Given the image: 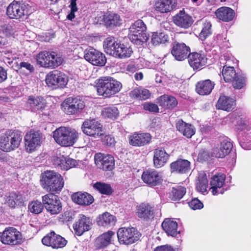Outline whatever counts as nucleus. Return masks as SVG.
<instances>
[{
	"mask_svg": "<svg viewBox=\"0 0 251 251\" xmlns=\"http://www.w3.org/2000/svg\"><path fill=\"white\" fill-rule=\"evenodd\" d=\"M96 87L100 96L109 98L118 93L122 88V84L112 77L104 76L97 80Z\"/></svg>",
	"mask_w": 251,
	"mask_h": 251,
	"instance_id": "obj_1",
	"label": "nucleus"
},
{
	"mask_svg": "<svg viewBox=\"0 0 251 251\" xmlns=\"http://www.w3.org/2000/svg\"><path fill=\"white\" fill-rule=\"evenodd\" d=\"M103 49L107 54L120 58L129 57L133 52L131 48L118 43L113 37L104 40Z\"/></svg>",
	"mask_w": 251,
	"mask_h": 251,
	"instance_id": "obj_2",
	"label": "nucleus"
},
{
	"mask_svg": "<svg viewBox=\"0 0 251 251\" xmlns=\"http://www.w3.org/2000/svg\"><path fill=\"white\" fill-rule=\"evenodd\" d=\"M43 188L49 192H60L64 186L63 178L60 175L53 171H47L41 179Z\"/></svg>",
	"mask_w": 251,
	"mask_h": 251,
	"instance_id": "obj_3",
	"label": "nucleus"
},
{
	"mask_svg": "<svg viewBox=\"0 0 251 251\" xmlns=\"http://www.w3.org/2000/svg\"><path fill=\"white\" fill-rule=\"evenodd\" d=\"M22 138V132L8 130L0 137V149L5 152L14 151L19 147Z\"/></svg>",
	"mask_w": 251,
	"mask_h": 251,
	"instance_id": "obj_4",
	"label": "nucleus"
},
{
	"mask_svg": "<svg viewBox=\"0 0 251 251\" xmlns=\"http://www.w3.org/2000/svg\"><path fill=\"white\" fill-rule=\"evenodd\" d=\"M55 141L63 147L73 146L78 138V133L72 128L60 127L53 132Z\"/></svg>",
	"mask_w": 251,
	"mask_h": 251,
	"instance_id": "obj_5",
	"label": "nucleus"
},
{
	"mask_svg": "<svg viewBox=\"0 0 251 251\" xmlns=\"http://www.w3.org/2000/svg\"><path fill=\"white\" fill-rule=\"evenodd\" d=\"M30 9L28 4L14 0L8 6L6 14L10 19L23 21L27 19L31 13Z\"/></svg>",
	"mask_w": 251,
	"mask_h": 251,
	"instance_id": "obj_6",
	"label": "nucleus"
},
{
	"mask_svg": "<svg viewBox=\"0 0 251 251\" xmlns=\"http://www.w3.org/2000/svg\"><path fill=\"white\" fill-rule=\"evenodd\" d=\"M147 29L146 25L141 20L135 22L129 28L128 35L129 40L136 44H141L148 39L145 33Z\"/></svg>",
	"mask_w": 251,
	"mask_h": 251,
	"instance_id": "obj_7",
	"label": "nucleus"
},
{
	"mask_svg": "<svg viewBox=\"0 0 251 251\" xmlns=\"http://www.w3.org/2000/svg\"><path fill=\"white\" fill-rule=\"evenodd\" d=\"M117 237L121 244L128 245L137 241L140 234L134 227H121L117 231Z\"/></svg>",
	"mask_w": 251,
	"mask_h": 251,
	"instance_id": "obj_8",
	"label": "nucleus"
},
{
	"mask_svg": "<svg viewBox=\"0 0 251 251\" xmlns=\"http://www.w3.org/2000/svg\"><path fill=\"white\" fill-rule=\"evenodd\" d=\"M63 110L68 114H76L80 113L85 107V103L78 97H69L61 104Z\"/></svg>",
	"mask_w": 251,
	"mask_h": 251,
	"instance_id": "obj_9",
	"label": "nucleus"
},
{
	"mask_svg": "<svg viewBox=\"0 0 251 251\" xmlns=\"http://www.w3.org/2000/svg\"><path fill=\"white\" fill-rule=\"evenodd\" d=\"M22 239V234L13 227H6L0 232V241L5 245L15 246L19 244Z\"/></svg>",
	"mask_w": 251,
	"mask_h": 251,
	"instance_id": "obj_10",
	"label": "nucleus"
},
{
	"mask_svg": "<svg viewBox=\"0 0 251 251\" xmlns=\"http://www.w3.org/2000/svg\"><path fill=\"white\" fill-rule=\"evenodd\" d=\"M42 201L46 209L50 214H58L62 210L61 202L56 195L47 194L42 197Z\"/></svg>",
	"mask_w": 251,
	"mask_h": 251,
	"instance_id": "obj_11",
	"label": "nucleus"
},
{
	"mask_svg": "<svg viewBox=\"0 0 251 251\" xmlns=\"http://www.w3.org/2000/svg\"><path fill=\"white\" fill-rule=\"evenodd\" d=\"M81 129L84 134L95 137L101 136L104 133L102 125L94 119L85 120L82 125Z\"/></svg>",
	"mask_w": 251,
	"mask_h": 251,
	"instance_id": "obj_12",
	"label": "nucleus"
},
{
	"mask_svg": "<svg viewBox=\"0 0 251 251\" xmlns=\"http://www.w3.org/2000/svg\"><path fill=\"white\" fill-rule=\"evenodd\" d=\"M68 82V76L63 73L54 70L49 73L46 77V82L49 86L64 88Z\"/></svg>",
	"mask_w": 251,
	"mask_h": 251,
	"instance_id": "obj_13",
	"label": "nucleus"
},
{
	"mask_svg": "<svg viewBox=\"0 0 251 251\" xmlns=\"http://www.w3.org/2000/svg\"><path fill=\"white\" fill-rule=\"evenodd\" d=\"M42 242L43 245L54 249L63 248L67 243L64 238L56 234L53 231L45 236L42 240Z\"/></svg>",
	"mask_w": 251,
	"mask_h": 251,
	"instance_id": "obj_14",
	"label": "nucleus"
},
{
	"mask_svg": "<svg viewBox=\"0 0 251 251\" xmlns=\"http://www.w3.org/2000/svg\"><path fill=\"white\" fill-rule=\"evenodd\" d=\"M84 57L86 60L95 66H103L106 62L105 55L94 48L85 50Z\"/></svg>",
	"mask_w": 251,
	"mask_h": 251,
	"instance_id": "obj_15",
	"label": "nucleus"
},
{
	"mask_svg": "<svg viewBox=\"0 0 251 251\" xmlns=\"http://www.w3.org/2000/svg\"><path fill=\"white\" fill-rule=\"evenodd\" d=\"M25 147L27 152H31L39 147L42 140V135L39 132L30 130L25 137Z\"/></svg>",
	"mask_w": 251,
	"mask_h": 251,
	"instance_id": "obj_16",
	"label": "nucleus"
},
{
	"mask_svg": "<svg viewBox=\"0 0 251 251\" xmlns=\"http://www.w3.org/2000/svg\"><path fill=\"white\" fill-rule=\"evenodd\" d=\"M92 225V220L90 218L83 214H79L73 225V228L75 233L80 236L84 232L90 230Z\"/></svg>",
	"mask_w": 251,
	"mask_h": 251,
	"instance_id": "obj_17",
	"label": "nucleus"
},
{
	"mask_svg": "<svg viewBox=\"0 0 251 251\" xmlns=\"http://www.w3.org/2000/svg\"><path fill=\"white\" fill-rule=\"evenodd\" d=\"M95 162L98 168L104 171L112 170L115 165L113 156L101 153H96L94 157Z\"/></svg>",
	"mask_w": 251,
	"mask_h": 251,
	"instance_id": "obj_18",
	"label": "nucleus"
},
{
	"mask_svg": "<svg viewBox=\"0 0 251 251\" xmlns=\"http://www.w3.org/2000/svg\"><path fill=\"white\" fill-rule=\"evenodd\" d=\"M141 178L143 182L150 186H155L161 182L162 176L154 169H148L143 172Z\"/></svg>",
	"mask_w": 251,
	"mask_h": 251,
	"instance_id": "obj_19",
	"label": "nucleus"
},
{
	"mask_svg": "<svg viewBox=\"0 0 251 251\" xmlns=\"http://www.w3.org/2000/svg\"><path fill=\"white\" fill-rule=\"evenodd\" d=\"M190 51V48L184 43L175 42L173 44L171 53L176 60L182 61L188 57Z\"/></svg>",
	"mask_w": 251,
	"mask_h": 251,
	"instance_id": "obj_20",
	"label": "nucleus"
},
{
	"mask_svg": "<svg viewBox=\"0 0 251 251\" xmlns=\"http://www.w3.org/2000/svg\"><path fill=\"white\" fill-rule=\"evenodd\" d=\"M226 176L223 174H218L214 175L210 180L211 192L213 195H216L219 194H223L225 192V189L223 188Z\"/></svg>",
	"mask_w": 251,
	"mask_h": 251,
	"instance_id": "obj_21",
	"label": "nucleus"
},
{
	"mask_svg": "<svg viewBox=\"0 0 251 251\" xmlns=\"http://www.w3.org/2000/svg\"><path fill=\"white\" fill-rule=\"evenodd\" d=\"M189 64L194 70H201L207 63V58L204 54L197 52L189 53L188 56Z\"/></svg>",
	"mask_w": 251,
	"mask_h": 251,
	"instance_id": "obj_22",
	"label": "nucleus"
},
{
	"mask_svg": "<svg viewBox=\"0 0 251 251\" xmlns=\"http://www.w3.org/2000/svg\"><path fill=\"white\" fill-rule=\"evenodd\" d=\"M151 136L149 133H134L129 139L130 145L133 146L141 147L150 143Z\"/></svg>",
	"mask_w": 251,
	"mask_h": 251,
	"instance_id": "obj_23",
	"label": "nucleus"
},
{
	"mask_svg": "<svg viewBox=\"0 0 251 251\" xmlns=\"http://www.w3.org/2000/svg\"><path fill=\"white\" fill-rule=\"evenodd\" d=\"M45 100L41 97H29L26 102V109L32 111L43 109L46 106Z\"/></svg>",
	"mask_w": 251,
	"mask_h": 251,
	"instance_id": "obj_24",
	"label": "nucleus"
},
{
	"mask_svg": "<svg viewBox=\"0 0 251 251\" xmlns=\"http://www.w3.org/2000/svg\"><path fill=\"white\" fill-rule=\"evenodd\" d=\"M174 23L177 26L187 28L193 24V20L191 16L186 13L184 10L180 11L173 18Z\"/></svg>",
	"mask_w": 251,
	"mask_h": 251,
	"instance_id": "obj_25",
	"label": "nucleus"
},
{
	"mask_svg": "<svg viewBox=\"0 0 251 251\" xmlns=\"http://www.w3.org/2000/svg\"><path fill=\"white\" fill-rule=\"evenodd\" d=\"M153 153V164L156 168H159L167 162L169 155L164 149L158 148L154 150Z\"/></svg>",
	"mask_w": 251,
	"mask_h": 251,
	"instance_id": "obj_26",
	"label": "nucleus"
},
{
	"mask_svg": "<svg viewBox=\"0 0 251 251\" xmlns=\"http://www.w3.org/2000/svg\"><path fill=\"white\" fill-rule=\"evenodd\" d=\"M50 51H43L39 52L36 56V60L37 63L41 67L48 68H53V66L58 64L59 62V60L53 61L51 60L50 59V55H49Z\"/></svg>",
	"mask_w": 251,
	"mask_h": 251,
	"instance_id": "obj_27",
	"label": "nucleus"
},
{
	"mask_svg": "<svg viewBox=\"0 0 251 251\" xmlns=\"http://www.w3.org/2000/svg\"><path fill=\"white\" fill-rule=\"evenodd\" d=\"M176 6L175 0H156L154 4V10L161 13H168Z\"/></svg>",
	"mask_w": 251,
	"mask_h": 251,
	"instance_id": "obj_28",
	"label": "nucleus"
},
{
	"mask_svg": "<svg viewBox=\"0 0 251 251\" xmlns=\"http://www.w3.org/2000/svg\"><path fill=\"white\" fill-rule=\"evenodd\" d=\"M170 168L172 172L187 173L190 170V162L185 159H178L171 164Z\"/></svg>",
	"mask_w": 251,
	"mask_h": 251,
	"instance_id": "obj_29",
	"label": "nucleus"
},
{
	"mask_svg": "<svg viewBox=\"0 0 251 251\" xmlns=\"http://www.w3.org/2000/svg\"><path fill=\"white\" fill-rule=\"evenodd\" d=\"M161 226L163 230L169 236L176 237L180 233V232L177 231L178 225L177 222L172 219H165L162 222Z\"/></svg>",
	"mask_w": 251,
	"mask_h": 251,
	"instance_id": "obj_30",
	"label": "nucleus"
},
{
	"mask_svg": "<svg viewBox=\"0 0 251 251\" xmlns=\"http://www.w3.org/2000/svg\"><path fill=\"white\" fill-rule=\"evenodd\" d=\"M154 209L149 203H142L137 207V215L145 220L153 219L154 217Z\"/></svg>",
	"mask_w": 251,
	"mask_h": 251,
	"instance_id": "obj_31",
	"label": "nucleus"
},
{
	"mask_svg": "<svg viewBox=\"0 0 251 251\" xmlns=\"http://www.w3.org/2000/svg\"><path fill=\"white\" fill-rule=\"evenodd\" d=\"M235 100L233 99L225 96H221L216 107L218 109L226 111H232L235 107Z\"/></svg>",
	"mask_w": 251,
	"mask_h": 251,
	"instance_id": "obj_32",
	"label": "nucleus"
},
{
	"mask_svg": "<svg viewBox=\"0 0 251 251\" xmlns=\"http://www.w3.org/2000/svg\"><path fill=\"white\" fill-rule=\"evenodd\" d=\"M74 202L82 205H89L94 201L93 197L87 193L77 192L72 196Z\"/></svg>",
	"mask_w": 251,
	"mask_h": 251,
	"instance_id": "obj_33",
	"label": "nucleus"
},
{
	"mask_svg": "<svg viewBox=\"0 0 251 251\" xmlns=\"http://www.w3.org/2000/svg\"><path fill=\"white\" fill-rule=\"evenodd\" d=\"M215 15L218 19L227 22L233 19L234 16V12L230 8L222 7L216 11Z\"/></svg>",
	"mask_w": 251,
	"mask_h": 251,
	"instance_id": "obj_34",
	"label": "nucleus"
},
{
	"mask_svg": "<svg viewBox=\"0 0 251 251\" xmlns=\"http://www.w3.org/2000/svg\"><path fill=\"white\" fill-rule=\"evenodd\" d=\"M116 222V217L108 212H104L97 219V223L100 226L109 227L114 226Z\"/></svg>",
	"mask_w": 251,
	"mask_h": 251,
	"instance_id": "obj_35",
	"label": "nucleus"
},
{
	"mask_svg": "<svg viewBox=\"0 0 251 251\" xmlns=\"http://www.w3.org/2000/svg\"><path fill=\"white\" fill-rule=\"evenodd\" d=\"M176 128L181 133L187 138H191L195 133V130L193 126L185 123L182 120H178L176 123Z\"/></svg>",
	"mask_w": 251,
	"mask_h": 251,
	"instance_id": "obj_36",
	"label": "nucleus"
},
{
	"mask_svg": "<svg viewBox=\"0 0 251 251\" xmlns=\"http://www.w3.org/2000/svg\"><path fill=\"white\" fill-rule=\"evenodd\" d=\"M215 84L209 79L199 82L196 85V91L201 95L209 94L214 88Z\"/></svg>",
	"mask_w": 251,
	"mask_h": 251,
	"instance_id": "obj_37",
	"label": "nucleus"
},
{
	"mask_svg": "<svg viewBox=\"0 0 251 251\" xmlns=\"http://www.w3.org/2000/svg\"><path fill=\"white\" fill-rule=\"evenodd\" d=\"M159 105L165 108L173 109L177 104L176 98L169 95H163L157 99Z\"/></svg>",
	"mask_w": 251,
	"mask_h": 251,
	"instance_id": "obj_38",
	"label": "nucleus"
},
{
	"mask_svg": "<svg viewBox=\"0 0 251 251\" xmlns=\"http://www.w3.org/2000/svg\"><path fill=\"white\" fill-rule=\"evenodd\" d=\"M114 233L112 231H108L98 237L95 243V245L98 249L106 247L109 244L112 236Z\"/></svg>",
	"mask_w": 251,
	"mask_h": 251,
	"instance_id": "obj_39",
	"label": "nucleus"
},
{
	"mask_svg": "<svg viewBox=\"0 0 251 251\" xmlns=\"http://www.w3.org/2000/svg\"><path fill=\"white\" fill-rule=\"evenodd\" d=\"M169 36L164 32H153L151 36V42L154 46L165 44L169 42Z\"/></svg>",
	"mask_w": 251,
	"mask_h": 251,
	"instance_id": "obj_40",
	"label": "nucleus"
},
{
	"mask_svg": "<svg viewBox=\"0 0 251 251\" xmlns=\"http://www.w3.org/2000/svg\"><path fill=\"white\" fill-rule=\"evenodd\" d=\"M103 22L106 26H119L121 24L120 17L117 14L110 13L104 15Z\"/></svg>",
	"mask_w": 251,
	"mask_h": 251,
	"instance_id": "obj_41",
	"label": "nucleus"
},
{
	"mask_svg": "<svg viewBox=\"0 0 251 251\" xmlns=\"http://www.w3.org/2000/svg\"><path fill=\"white\" fill-rule=\"evenodd\" d=\"M23 202L22 196L17 195L15 193H10L8 196H5V203L11 207H15L16 205L21 204Z\"/></svg>",
	"mask_w": 251,
	"mask_h": 251,
	"instance_id": "obj_42",
	"label": "nucleus"
},
{
	"mask_svg": "<svg viewBox=\"0 0 251 251\" xmlns=\"http://www.w3.org/2000/svg\"><path fill=\"white\" fill-rule=\"evenodd\" d=\"M228 65H229V63H228V61H227L226 65L223 67L222 70V75L224 79L226 82H231L238 75V74L236 73L234 67L227 66Z\"/></svg>",
	"mask_w": 251,
	"mask_h": 251,
	"instance_id": "obj_43",
	"label": "nucleus"
},
{
	"mask_svg": "<svg viewBox=\"0 0 251 251\" xmlns=\"http://www.w3.org/2000/svg\"><path fill=\"white\" fill-rule=\"evenodd\" d=\"M208 180L206 174L204 172H200L198 177L196 188L198 191L204 194L207 192Z\"/></svg>",
	"mask_w": 251,
	"mask_h": 251,
	"instance_id": "obj_44",
	"label": "nucleus"
},
{
	"mask_svg": "<svg viewBox=\"0 0 251 251\" xmlns=\"http://www.w3.org/2000/svg\"><path fill=\"white\" fill-rule=\"evenodd\" d=\"M130 96L139 100H145L150 96V93L147 89L143 88H136L131 91Z\"/></svg>",
	"mask_w": 251,
	"mask_h": 251,
	"instance_id": "obj_45",
	"label": "nucleus"
},
{
	"mask_svg": "<svg viewBox=\"0 0 251 251\" xmlns=\"http://www.w3.org/2000/svg\"><path fill=\"white\" fill-rule=\"evenodd\" d=\"M186 193V189L184 187L177 186L173 187L170 193V198L173 201L180 200Z\"/></svg>",
	"mask_w": 251,
	"mask_h": 251,
	"instance_id": "obj_46",
	"label": "nucleus"
},
{
	"mask_svg": "<svg viewBox=\"0 0 251 251\" xmlns=\"http://www.w3.org/2000/svg\"><path fill=\"white\" fill-rule=\"evenodd\" d=\"M118 110L115 106L104 108L101 112V114L103 117L112 119H116L118 115Z\"/></svg>",
	"mask_w": 251,
	"mask_h": 251,
	"instance_id": "obj_47",
	"label": "nucleus"
},
{
	"mask_svg": "<svg viewBox=\"0 0 251 251\" xmlns=\"http://www.w3.org/2000/svg\"><path fill=\"white\" fill-rule=\"evenodd\" d=\"M211 24L207 21H203L201 32L199 34L200 38L204 40L208 36L211 34Z\"/></svg>",
	"mask_w": 251,
	"mask_h": 251,
	"instance_id": "obj_48",
	"label": "nucleus"
},
{
	"mask_svg": "<svg viewBox=\"0 0 251 251\" xmlns=\"http://www.w3.org/2000/svg\"><path fill=\"white\" fill-rule=\"evenodd\" d=\"M94 188L103 194L110 195L112 192L110 185L104 183L96 182L94 184Z\"/></svg>",
	"mask_w": 251,
	"mask_h": 251,
	"instance_id": "obj_49",
	"label": "nucleus"
},
{
	"mask_svg": "<svg viewBox=\"0 0 251 251\" xmlns=\"http://www.w3.org/2000/svg\"><path fill=\"white\" fill-rule=\"evenodd\" d=\"M220 146L222 153L221 154H219V156H226L230 152L232 148V143L227 139L223 140L221 143Z\"/></svg>",
	"mask_w": 251,
	"mask_h": 251,
	"instance_id": "obj_50",
	"label": "nucleus"
},
{
	"mask_svg": "<svg viewBox=\"0 0 251 251\" xmlns=\"http://www.w3.org/2000/svg\"><path fill=\"white\" fill-rule=\"evenodd\" d=\"M231 81L234 88L241 89L246 85V80L244 76L238 74Z\"/></svg>",
	"mask_w": 251,
	"mask_h": 251,
	"instance_id": "obj_51",
	"label": "nucleus"
},
{
	"mask_svg": "<svg viewBox=\"0 0 251 251\" xmlns=\"http://www.w3.org/2000/svg\"><path fill=\"white\" fill-rule=\"evenodd\" d=\"M29 211L34 214L41 213L43 209V204L38 201L31 202L28 205Z\"/></svg>",
	"mask_w": 251,
	"mask_h": 251,
	"instance_id": "obj_52",
	"label": "nucleus"
},
{
	"mask_svg": "<svg viewBox=\"0 0 251 251\" xmlns=\"http://www.w3.org/2000/svg\"><path fill=\"white\" fill-rule=\"evenodd\" d=\"M67 157L59 154L58 156H54L53 158V163L57 167L64 170V165H66L67 162Z\"/></svg>",
	"mask_w": 251,
	"mask_h": 251,
	"instance_id": "obj_53",
	"label": "nucleus"
},
{
	"mask_svg": "<svg viewBox=\"0 0 251 251\" xmlns=\"http://www.w3.org/2000/svg\"><path fill=\"white\" fill-rule=\"evenodd\" d=\"M190 208L194 210L200 209L203 207V203L198 199L195 198L189 202Z\"/></svg>",
	"mask_w": 251,
	"mask_h": 251,
	"instance_id": "obj_54",
	"label": "nucleus"
},
{
	"mask_svg": "<svg viewBox=\"0 0 251 251\" xmlns=\"http://www.w3.org/2000/svg\"><path fill=\"white\" fill-rule=\"evenodd\" d=\"M49 55H50V60L53 61V62L55 61V60H59V62L58 64L54 65L53 66V68L57 67L60 65L63 61V58L62 57V56L58 54L57 52L54 51H50Z\"/></svg>",
	"mask_w": 251,
	"mask_h": 251,
	"instance_id": "obj_55",
	"label": "nucleus"
},
{
	"mask_svg": "<svg viewBox=\"0 0 251 251\" xmlns=\"http://www.w3.org/2000/svg\"><path fill=\"white\" fill-rule=\"evenodd\" d=\"M143 107L145 110H148L150 112H158L159 111L158 106L154 103L145 102L143 104Z\"/></svg>",
	"mask_w": 251,
	"mask_h": 251,
	"instance_id": "obj_56",
	"label": "nucleus"
},
{
	"mask_svg": "<svg viewBox=\"0 0 251 251\" xmlns=\"http://www.w3.org/2000/svg\"><path fill=\"white\" fill-rule=\"evenodd\" d=\"M76 164V161L75 160L67 157L66 165H64V166H63L64 170H68L69 169L75 166Z\"/></svg>",
	"mask_w": 251,
	"mask_h": 251,
	"instance_id": "obj_57",
	"label": "nucleus"
},
{
	"mask_svg": "<svg viewBox=\"0 0 251 251\" xmlns=\"http://www.w3.org/2000/svg\"><path fill=\"white\" fill-rule=\"evenodd\" d=\"M115 139L112 136L106 135L103 139L104 144L109 146H113L115 145Z\"/></svg>",
	"mask_w": 251,
	"mask_h": 251,
	"instance_id": "obj_58",
	"label": "nucleus"
},
{
	"mask_svg": "<svg viewBox=\"0 0 251 251\" xmlns=\"http://www.w3.org/2000/svg\"><path fill=\"white\" fill-rule=\"evenodd\" d=\"M154 251H179L177 249L176 250L174 249L171 246L168 245L161 246L157 247L155 249Z\"/></svg>",
	"mask_w": 251,
	"mask_h": 251,
	"instance_id": "obj_59",
	"label": "nucleus"
},
{
	"mask_svg": "<svg viewBox=\"0 0 251 251\" xmlns=\"http://www.w3.org/2000/svg\"><path fill=\"white\" fill-rule=\"evenodd\" d=\"M7 77V71L2 67L0 66V83H2L6 80Z\"/></svg>",
	"mask_w": 251,
	"mask_h": 251,
	"instance_id": "obj_60",
	"label": "nucleus"
},
{
	"mask_svg": "<svg viewBox=\"0 0 251 251\" xmlns=\"http://www.w3.org/2000/svg\"><path fill=\"white\" fill-rule=\"evenodd\" d=\"M20 66L21 68H25L30 72H32L34 70V67L30 63L25 62L20 63Z\"/></svg>",
	"mask_w": 251,
	"mask_h": 251,
	"instance_id": "obj_61",
	"label": "nucleus"
},
{
	"mask_svg": "<svg viewBox=\"0 0 251 251\" xmlns=\"http://www.w3.org/2000/svg\"><path fill=\"white\" fill-rule=\"evenodd\" d=\"M222 150H221V146H220L219 148H216L213 149L212 150V152L211 153V156L215 157L216 158H223L225 156H219V154H221L222 153Z\"/></svg>",
	"mask_w": 251,
	"mask_h": 251,
	"instance_id": "obj_62",
	"label": "nucleus"
},
{
	"mask_svg": "<svg viewBox=\"0 0 251 251\" xmlns=\"http://www.w3.org/2000/svg\"><path fill=\"white\" fill-rule=\"evenodd\" d=\"M7 157L6 155L4 154L3 155H1L0 156V166H2V167H6L8 165L7 163Z\"/></svg>",
	"mask_w": 251,
	"mask_h": 251,
	"instance_id": "obj_63",
	"label": "nucleus"
},
{
	"mask_svg": "<svg viewBox=\"0 0 251 251\" xmlns=\"http://www.w3.org/2000/svg\"><path fill=\"white\" fill-rule=\"evenodd\" d=\"M69 7L73 11H77L78 8L76 6V0H70V4Z\"/></svg>",
	"mask_w": 251,
	"mask_h": 251,
	"instance_id": "obj_64",
	"label": "nucleus"
}]
</instances>
